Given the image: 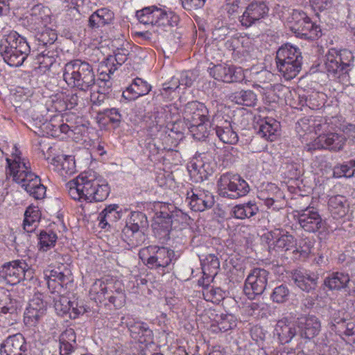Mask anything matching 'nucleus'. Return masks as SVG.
Segmentation results:
<instances>
[{"label": "nucleus", "instance_id": "obj_53", "mask_svg": "<svg viewBox=\"0 0 355 355\" xmlns=\"http://www.w3.org/2000/svg\"><path fill=\"white\" fill-rule=\"evenodd\" d=\"M219 266L220 263L218 258L213 254H209L204 261L202 270L204 272L208 270L211 275H215L217 273V270L219 268Z\"/></svg>", "mask_w": 355, "mask_h": 355}, {"label": "nucleus", "instance_id": "obj_7", "mask_svg": "<svg viewBox=\"0 0 355 355\" xmlns=\"http://www.w3.org/2000/svg\"><path fill=\"white\" fill-rule=\"evenodd\" d=\"M219 196L229 199H238L250 191L248 182L238 174L223 173L217 182Z\"/></svg>", "mask_w": 355, "mask_h": 355}, {"label": "nucleus", "instance_id": "obj_59", "mask_svg": "<svg viewBox=\"0 0 355 355\" xmlns=\"http://www.w3.org/2000/svg\"><path fill=\"white\" fill-rule=\"evenodd\" d=\"M329 127V124L322 117H313L312 132H315L318 135L321 133H327Z\"/></svg>", "mask_w": 355, "mask_h": 355}, {"label": "nucleus", "instance_id": "obj_2", "mask_svg": "<svg viewBox=\"0 0 355 355\" xmlns=\"http://www.w3.org/2000/svg\"><path fill=\"white\" fill-rule=\"evenodd\" d=\"M71 198L88 202H102L110 193L107 182L92 171H85L67 184Z\"/></svg>", "mask_w": 355, "mask_h": 355}, {"label": "nucleus", "instance_id": "obj_39", "mask_svg": "<svg viewBox=\"0 0 355 355\" xmlns=\"http://www.w3.org/2000/svg\"><path fill=\"white\" fill-rule=\"evenodd\" d=\"M279 128V123L272 119L261 120L258 134L267 140L273 141L276 137V132Z\"/></svg>", "mask_w": 355, "mask_h": 355}, {"label": "nucleus", "instance_id": "obj_47", "mask_svg": "<svg viewBox=\"0 0 355 355\" xmlns=\"http://www.w3.org/2000/svg\"><path fill=\"white\" fill-rule=\"evenodd\" d=\"M334 175L338 178H351L355 176V160H350L336 166L334 168Z\"/></svg>", "mask_w": 355, "mask_h": 355}, {"label": "nucleus", "instance_id": "obj_58", "mask_svg": "<svg viewBox=\"0 0 355 355\" xmlns=\"http://www.w3.org/2000/svg\"><path fill=\"white\" fill-rule=\"evenodd\" d=\"M61 272L60 268H56L51 270H45L44 272V279L46 281L48 288L51 289H55L57 288L56 281L58 275Z\"/></svg>", "mask_w": 355, "mask_h": 355}, {"label": "nucleus", "instance_id": "obj_18", "mask_svg": "<svg viewBox=\"0 0 355 355\" xmlns=\"http://www.w3.org/2000/svg\"><path fill=\"white\" fill-rule=\"evenodd\" d=\"M298 223L306 232L314 233L324 227V222L313 207L302 209L298 215Z\"/></svg>", "mask_w": 355, "mask_h": 355}, {"label": "nucleus", "instance_id": "obj_48", "mask_svg": "<svg viewBox=\"0 0 355 355\" xmlns=\"http://www.w3.org/2000/svg\"><path fill=\"white\" fill-rule=\"evenodd\" d=\"M290 291L287 286L282 284L275 287L271 294V299L274 302L282 304L289 299Z\"/></svg>", "mask_w": 355, "mask_h": 355}, {"label": "nucleus", "instance_id": "obj_12", "mask_svg": "<svg viewBox=\"0 0 355 355\" xmlns=\"http://www.w3.org/2000/svg\"><path fill=\"white\" fill-rule=\"evenodd\" d=\"M296 322L297 323L300 340L298 343V347L303 349L305 344L309 343L313 345L311 340L318 334L320 323L318 318L313 315L298 318Z\"/></svg>", "mask_w": 355, "mask_h": 355}, {"label": "nucleus", "instance_id": "obj_4", "mask_svg": "<svg viewBox=\"0 0 355 355\" xmlns=\"http://www.w3.org/2000/svg\"><path fill=\"white\" fill-rule=\"evenodd\" d=\"M63 78L71 87L88 91L95 84V74L92 65L80 60L67 62L63 69Z\"/></svg>", "mask_w": 355, "mask_h": 355}, {"label": "nucleus", "instance_id": "obj_34", "mask_svg": "<svg viewBox=\"0 0 355 355\" xmlns=\"http://www.w3.org/2000/svg\"><path fill=\"white\" fill-rule=\"evenodd\" d=\"M214 130L219 139L225 144H235L239 141V137L229 121H225L222 125H216Z\"/></svg>", "mask_w": 355, "mask_h": 355}, {"label": "nucleus", "instance_id": "obj_14", "mask_svg": "<svg viewBox=\"0 0 355 355\" xmlns=\"http://www.w3.org/2000/svg\"><path fill=\"white\" fill-rule=\"evenodd\" d=\"M33 119L44 134L53 137H60L62 134L67 135L70 131L73 132L71 127L64 123L59 115L51 117L50 120L38 116H33Z\"/></svg>", "mask_w": 355, "mask_h": 355}, {"label": "nucleus", "instance_id": "obj_64", "mask_svg": "<svg viewBox=\"0 0 355 355\" xmlns=\"http://www.w3.org/2000/svg\"><path fill=\"white\" fill-rule=\"evenodd\" d=\"M11 300L9 295H7L4 291L0 292V311H9L12 309L10 306Z\"/></svg>", "mask_w": 355, "mask_h": 355}, {"label": "nucleus", "instance_id": "obj_9", "mask_svg": "<svg viewBox=\"0 0 355 355\" xmlns=\"http://www.w3.org/2000/svg\"><path fill=\"white\" fill-rule=\"evenodd\" d=\"M33 270L25 260H15L5 263L0 268V277L8 284L15 285L24 279H31Z\"/></svg>", "mask_w": 355, "mask_h": 355}, {"label": "nucleus", "instance_id": "obj_20", "mask_svg": "<svg viewBox=\"0 0 355 355\" xmlns=\"http://www.w3.org/2000/svg\"><path fill=\"white\" fill-rule=\"evenodd\" d=\"M131 337L140 343H150L153 341V331L148 324L140 321H126Z\"/></svg>", "mask_w": 355, "mask_h": 355}, {"label": "nucleus", "instance_id": "obj_13", "mask_svg": "<svg viewBox=\"0 0 355 355\" xmlns=\"http://www.w3.org/2000/svg\"><path fill=\"white\" fill-rule=\"evenodd\" d=\"M268 275L266 270L261 268H255L248 275L243 289L248 299L263 293L267 286Z\"/></svg>", "mask_w": 355, "mask_h": 355}, {"label": "nucleus", "instance_id": "obj_43", "mask_svg": "<svg viewBox=\"0 0 355 355\" xmlns=\"http://www.w3.org/2000/svg\"><path fill=\"white\" fill-rule=\"evenodd\" d=\"M158 7L155 6L145 7L141 10H137L136 17L140 23L146 25H154L156 22V13Z\"/></svg>", "mask_w": 355, "mask_h": 355}, {"label": "nucleus", "instance_id": "obj_51", "mask_svg": "<svg viewBox=\"0 0 355 355\" xmlns=\"http://www.w3.org/2000/svg\"><path fill=\"white\" fill-rule=\"evenodd\" d=\"M295 244V241L294 237L291 234H282L276 240L275 246L279 249L286 251L294 247Z\"/></svg>", "mask_w": 355, "mask_h": 355}, {"label": "nucleus", "instance_id": "obj_16", "mask_svg": "<svg viewBox=\"0 0 355 355\" xmlns=\"http://www.w3.org/2000/svg\"><path fill=\"white\" fill-rule=\"evenodd\" d=\"M269 8L263 1L250 3L240 17L242 26L250 27L268 16Z\"/></svg>", "mask_w": 355, "mask_h": 355}, {"label": "nucleus", "instance_id": "obj_35", "mask_svg": "<svg viewBox=\"0 0 355 355\" xmlns=\"http://www.w3.org/2000/svg\"><path fill=\"white\" fill-rule=\"evenodd\" d=\"M123 234L127 238L128 245L132 248L141 245L145 240V235L139 230L137 223L127 225L123 230Z\"/></svg>", "mask_w": 355, "mask_h": 355}, {"label": "nucleus", "instance_id": "obj_17", "mask_svg": "<svg viewBox=\"0 0 355 355\" xmlns=\"http://www.w3.org/2000/svg\"><path fill=\"white\" fill-rule=\"evenodd\" d=\"M209 74L214 79L225 83L241 82L244 79L243 71L241 67L227 64L214 65L209 68Z\"/></svg>", "mask_w": 355, "mask_h": 355}, {"label": "nucleus", "instance_id": "obj_3", "mask_svg": "<svg viewBox=\"0 0 355 355\" xmlns=\"http://www.w3.org/2000/svg\"><path fill=\"white\" fill-rule=\"evenodd\" d=\"M30 51L26 40L16 31H11L1 41L0 54L4 62L10 67L21 66Z\"/></svg>", "mask_w": 355, "mask_h": 355}, {"label": "nucleus", "instance_id": "obj_31", "mask_svg": "<svg viewBox=\"0 0 355 355\" xmlns=\"http://www.w3.org/2000/svg\"><path fill=\"white\" fill-rule=\"evenodd\" d=\"M329 210L334 218L344 217L348 211V204L345 197L340 195L330 197L328 202Z\"/></svg>", "mask_w": 355, "mask_h": 355}, {"label": "nucleus", "instance_id": "obj_38", "mask_svg": "<svg viewBox=\"0 0 355 355\" xmlns=\"http://www.w3.org/2000/svg\"><path fill=\"white\" fill-rule=\"evenodd\" d=\"M275 331L281 343H288L297 334L298 329L294 324H287L284 321L280 320L276 325Z\"/></svg>", "mask_w": 355, "mask_h": 355}, {"label": "nucleus", "instance_id": "obj_57", "mask_svg": "<svg viewBox=\"0 0 355 355\" xmlns=\"http://www.w3.org/2000/svg\"><path fill=\"white\" fill-rule=\"evenodd\" d=\"M202 294L207 301L217 302L222 297L221 290L219 288H214L207 286L203 289Z\"/></svg>", "mask_w": 355, "mask_h": 355}, {"label": "nucleus", "instance_id": "obj_54", "mask_svg": "<svg viewBox=\"0 0 355 355\" xmlns=\"http://www.w3.org/2000/svg\"><path fill=\"white\" fill-rule=\"evenodd\" d=\"M75 302H71L68 297L62 296L59 300L55 302L54 308L55 311H77Z\"/></svg>", "mask_w": 355, "mask_h": 355}, {"label": "nucleus", "instance_id": "obj_49", "mask_svg": "<svg viewBox=\"0 0 355 355\" xmlns=\"http://www.w3.org/2000/svg\"><path fill=\"white\" fill-rule=\"evenodd\" d=\"M48 309V302L41 293H35L28 302L27 311H44Z\"/></svg>", "mask_w": 355, "mask_h": 355}, {"label": "nucleus", "instance_id": "obj_11", "mask_svg": "<svg viewBox=\"0 0 355 355\" xmlns=\"http://www.w3.org/2000/svg\"><path fill=\"white\" fill-rule=\"evenodd\" d=\"M345 142L346 137L342 134L330 132L321 133L314 139L311 144L306 146V149L307 151L326 149L338 152L343 148Z\"/></svg>", "mask_w": 355, "mask_h": 355}, {"label": "nucleus", "instance_id": "obj_56", "mask_svg": "<svg viewBox=\"0 0 355 355\" xmlns=\"http://www.w3.org/2000/svg\"><path fill=\"white\" fill-rule=\"evenodd\" d=\"M313 117H304L299 120L296 124V131L300 135L302 133L312 132Z\"/></svg>", "mask_w": 355, "mask_h": 355}, {"label": "nucleus", "instance_id": "obj_41", "mask_svg": "<svg viewBox=\"0 0 355 355\" xmlns=\"http://www.w3.org/2000/svg\"><path fill=\"white\" fill-rule=\"evenodd\" d=\"M209 318H213L218 324L220 330L223 331H226L236 326V318L232 313L227 312L226 313H221L220 315H214L211 313Z\"/></svg>", "mask_w": 355, "mask_h": 355}, {"label": "nucleus", "instance_id": "obj_62", "mask_svg": "<svg viewBox=\"0 0 355 355\" xmlns=\"http://www.w3.org/2000/svg\"><path fill=\"white\" fill-rule=\"evenodd\" d=\"M205 0H182V6L187 10H193L201 8Z\"/></svg>", "mask_w": 355, "mask_h": 355}, {"label": "nucleus", "instance_id": "obj_28", "mask_svg": "<svg viewBox=\"0 0 355 355\" xmlns=\"http://www.w3.org/2000/svg\"><path fill=\"white\" fill-rule=\"evenodd\" d=\"M119 207L117 205H110L105 207L98 217L99 226L102 229L110 227L121 217V211L118 210Z\"/></svg>", "mask_w": 355, "mask_h": 355}, {"label": "nucleus", "instance_id": "obj_5", "mask_svg": "<svg viewBox=\"0 0 355 355\" xmlns=\"http://www.w3.org/2000/svg\"><path fill=\"white\" fill-rule=\"evenodd\" d=\"M275 60L278 71L286 80L294 78L302 69V52L290 44H286L277 50Z\"/></svg>", "mask_w": 355, "mask_h": 355}, {"label": "nucleus", "instance_id": "obj_6", "mask_svg": "<svg viewBox=\"0 0 355 355\" xmlns=\"http://www.w3.org/2000/svg\"><path fill=\"white\" fill-rule=\"evenodd\" d=\"M354 62L352 51L347 49L336 50L331 49L326 54L324 66L329 76L336 79L346 77L351 71Z\"/></svg>", "mask_w": 355, "mask_h": 355}, {"label": "nucleus", "instance_id": "obj_42", "mask_svg": "<svg viewBox=\"0 0 355 355\" xmlns=\"http://www.w3.org/2000/svg\"><path fill=\"white\" fill-rule=\"evenodd\" d=\"M230 98L236 103L245 106H253L257 101V95L251 90L236 92Z\"/></svg>", "mask_w": 355, "mask_h": 355}, {"label": "nucleus", "instance_id": "obj_25", "mask_svg": "<svg viewBox=\"0 0 355 355\" xmlns=\"http://www.w3.org/2000/svg\"><path fill=\"white\" fill-rule=\"evenodd\" d=\"M60 354L71 355L78 347L75 331L70 328L64 331L59 337Z\"/></svg>", "mask_w": 355, "mask_h": 355}, {"label": "nucleus", "instance_id": "obj_10", "mask_svg": "<svg viewBox=\"0 0 355 355\" xmlns=\"http://www.w3.org/2000/svg\"><path fill=\"white\" fill-rule=\"evenodd\" d=\"M189 219V216L180 209L171 213L160 211L153 227L159 239H168L173 225L175 223H186Z\"/></svg>", "mask_w": 355, "mask_h": 355}, {"label": "nucleus", "instance_id": "obj_29", "mask_svg": "<svg viewBox=\"0 0 355 355\" xmlns=\"http://www.w3.org/2000/svg\"><path fill=\"white\" fill-rule=\"evenodd\" d=\"M108 293L116 294L109 297V301L116 309H121L125 304L124 286L120 281L107 280Z\"/></svg>", "mask_w": 355, "mask_h": 355}, {"label": "nucleus", "instance_id": "obj_26", "mask_svg": "<svg viewBox=\"0 0 355 355\" xmlns=\"http://www.w3.org/2000/svg\"><path fill=\"white\" fill-rule=\"evenodd\" d=\"M114 19V12L107 8H103L98 9L89 17V26L97 28L112 24Z\"/></svg>", "mask_w": 355, "mask_h": 355}, {"label": "nucleus", "instance_id": "obj_45", "mask_svg": "<svg viewBox=\"0 0 355 355\" xmlns=\"http://www.w3.org/2000/svg\"><path fill=\"white\" fill-rule=\"evenodd\" d=\"M311 6L315 12L333 13L336 10L339 0H310Z\"/></svg>", "mask_w": 355, "mask_h": 355}, {"label": "nucleus", "instance_id": "obj_55", "mask_svg": "<svg viewBox=\"0 0 355 355\" xmlns=\"http://www.w3.org/2000/svg\"><path fill=\"white\" fill-rule=\"evenodd\" d=\"M306 105L312 110H318L324 105L322 94L313 92L306 99Z\"/></svg>", "mask_w": 355, "mask_h": 355}, {"label": "nucleus", "instance_id": "obj_36", "mask_svg": "<svg viewBox=\"0 0 355 355\" xmlns=\"http://www.w3.org/2000/svg\"><path fill=\"white\" fill-rule=\"evenodd\" d=\"M348 274L333 272L324 279V284L330 290H340L347 286L349 282Z\"/></svg>", "mask_w": 355, "mask_h": 355}, {"label": "nucleus", "instance_id": "obj_40", "mask_svg": "<svg viewBox=\"0 0 355 355\" xmlns=\"http://www.w3.org/2000/svg\"><path fill=\"white\" fill-rule=\"evenodd\" d=\"M189 132L193 139L198 141H204L208 137L211 131V123L209 120L188 125Z\"/></svg>", "mask_w": 355, "mask_h": 355}, {"label": "nucleus", "instance_id": "obj_8", "mask_svg": "<svg viewBox=\"0 0 355 355\" xmlns=\"http://www.w3.org/2000/svg\"><path fill=\"white\" fill-rule=\"evenodd\" d=\"M139 257L149 267L165 268L171 262L174 252L165 247L149 245L139 250Z\"/></svg>", "mask_w": 355, "mask_h": 355}, {"label": "nucleus", "instance_id": "obj_50", "mask_svg": "<svg viewBox=\"0 0 355 355\" xmlns=\"http://www.w3.org/2000/svg\"><path fill=\"white\" fill-rule=\"evenodd\" d=\"M37 33V40L44 45L51 44L57 39V34L55 31L47 26L42 29L40 31H35Z\"/></svg>", "mask_w": 355, "mask_h": 355}, {"label": "nucleus", "instance_id": "obj_22", "mask_svg": "<svg viewBox=\"0 0 355 355\" xmlns=\"http://www.w3.org/2000/svg\"><path fill=\"white\" fill-rule=\"evenodd\" d=\"M191 209L195 211H203L210 209L214 204L213 195L207 191H196L188 198Z\"/></svg>", "mask_w": 355, "mask_h": 355}, {"label": "nucleus", "instance_id": "obj_63", "mask_svg": "<svg viewBox=\"0 0 355 355\" xmlns=\"http://www.w3.org/2000/svg\"><path fill=\"white\" fill-rule=\"evenodd\" d=\"M71 272L70 270L64 268V270H61L60 275L57 278L56 283L58 286L62 287L64 284H67L70 279Z\"/></svg>", "mask_w": 355, "mask_h": 355}, {"label": "nucleus", "instance_id": "obj_37", "mask_svg": "<svg viewBox=\"0 0 355 355\" xmlns=\"http://www.w3.org/2000/svg\"><path fill=\"white\" fill-rule=\"evenodd\" d=\"M40 211L37 207L30 205L24 213V229L27 232H33L39 223Z\"/></svg>", "mask_w": 355, "mask_h": 355}, {"label": "nucleus", "instance_id": "obj_61", "mask_svg": "<svg viewBox=\"0 0 355 355\" xmlns=\"http://www.w3.org/2000/svg\"><path fill=\"white\" fill-rule=\"evenodd\" d=\"M320 301L318 298L315 299L313 297L308 296L302 300V305L306 309H321L323 307L320 304Z\"/></svg>", "mask_w": 355, "mask_h": 355}, {"label": "nucleus", "instance_id": "obj_60", "mask_svg": "<svg viewBox=\"0 0 355 355\" xmlns=\"http://www.w3.org/2000/svg\"><path fill=\"white\" fill-rule=\"evenodd\" d=\"M218 22V26H216L212 34L215 40H223L230 33V29L227 26L221 23V25Z\"/></svg>", "mask_w": 355, "mask_h": 355}, {"label": "nucleus", "instance_id": "obj_30", "mask_svg": "<svg viewBox=\"0 0 355 355\" xmlns=\"http://www.w3.org/2000/svg\"><path fill=\"white\" fill-rule=\"evenodd\" d=\"M297 37L300 38L313 40L321 35L320 28L313 24L308 17V20H304L300 24L299 30H291Z\"/></svg>", "mask_w": 355, "mask_h": 355}, {"label": "nucleus", "instance_id": "obj_33", "mask_svg": "<svg viewBox=\"0 0 355 355\" xmlns=\"http://www.w3.org/2000/svg\"><path fill=\"white\" fill-rule=\"evenodd\" d=\"M155 26L163 28L178 26L180 18L174 12L166 8H158L155 15Z\"/></svg>", "mask_w": 355, "mask_h": 355}, {"label": "nucleus", "instance_id": "obj_44", "mask_svg": "<svg viewBox=\"0 0 355 355\" xmlns=\"http://www.w3.org/2000/svg\"><path fill=\"white\" fill-rule=\"evenodd\" d=\"M106 294H108L107 280L97 279L92 285L89 291L90 298L95 302H101L105 299Z\"/></svg>", "mask_w": 355, "mask_h": 355}, {"label": "nucleus", "instance_id": "obj_52", "mask_svg": "<svg viewBox=\"0 0 355 355\" xmlns=\"http://www.w3.org/2000/svg\"><path fill=\"white\" fill-rule=\"evenodd\" d=\"M304 20H308L307 15L302 10H294L289 19L291 29L299 30V26L300 24L303 23Z\"/></svg>", "mask_w": 355, "mask_h": 355}, {"label": "nucleus", "instance_id": "obj_1", "mask_svg": "<svg viewBox=\"0 0 355 355\" xmlns=\"http://www.w3.org/2000/svg\"><path fill=\"white\" fill-rule=\"evenodd\" d=\"M7 173L31 196L36 200L43 199L46 196V187L41 183L38 175L31 168L29 161L21 157V151L16 146L13 147L11 158H6Z\"/></svg>", "mask_w": 355, "mask_h": 355}, {"label": "nucleus", "instance_id": "obj_23", "mask_svg": "<svg viewBox=\"0 0 355 355\" xmlns=\"http://www.w3.org/2000/svg\"><path fill=\"white\" fill-rule=\"evenodd\" d=\"M150 90V85L140 78H136L123 92L122 96L129 101H134L139 96L148 94Z\"/></svg>", "mask_w": 355, "mask_h": 355}, {"label": "nucleus", "instance_id": "obj_19", "mask_svg": "<svg viewBox=\"0 0 355 355\" xmlns=\"http://www.w3.org/2000/svg\"><path fill=\"white\" fill-rule=\"evenodd\" d=\"M209 111L203 103L198 101H191L186 104L184 112V119L188 125L200 123L209 119Z\"/></svg>", "mask_w": 355, "mask_h": 355}, {"label": "nucleus", "instance_id": "obj_21", "mask_svg": "<svg viewBox=\"0 0 355 355\" xmlns=\"http://www.w3.org/2000/svg\"><path fill=\"white\" fill-rule=\"evenodd\" d=\"M26 345L21 334H18L9 336L1 345V355H26Z\"/></svg>", "mask_w": 355, "mask_h": 355}, {"label": "nucleus", "instance_id": "obj_27", "mask_svg": "<svg viewBox=\"0 0 355 355\" xmlns=\"http://www.w3.org/2000/svg\"><path fill=\"white\" fill-rule=\"evenodd\" d=\"M258 212L259 207L255 202L250 200L234 206L230 215L236 219L244 220L255 216Z\"/></svg>", "mask_w": 355, "mask_h": 355}, {"label": "nucleus", "instance_id": "obj_32", "mask_svg": "<svg viewBox=\"0 0 355 355\" xmlns=\"http://www.w3.org/2000/svg\"><path fill=\"white\" fill-rule=\"evenodd\" d=\"M51 164L62 175H70L75 171V162L72 156L58 155L51 160Z\"/></svg>", "mask_w": 355, "mask_h": 355}, {"label": "nucleus", "instance_id": "obj_46", "mask_svg": "<svg viewBox=\"0 0 355 355\" xmlns=\"http://www.w3.org/2000/svg\"><path fill=\"white\" fill-rule=\"evenodd\" d=\"M57 239V235L53 232L42 231L38 236L39 250L42 252L48 251L55 245Z\"/></svg>", "mask_w": 355, "mask_h": 355}, {"label": "nucleus", "instance_id": "obj_15", "mask_svg": "<svg viewBox=\"0 0 355 355\" xmlns=\"http://www.w3.org/2000/svg\"><path fill=\"white\" fill-rule=\"evenodd\" d=\"M27 27L32 31H40L51 22V12L47 7L34 6L26 18Z\"/></svg>", "mask_w": 355, "mask_h": 355}, {"label": "nucleus", "instance_id": "obj_24", "mask_svg": "<svg viewBox=\"0 0 355 355\" xmlns=\"http://www.w3.org/2000/svg\"><path fill=\"white\" fill-rule=\"evenodd\" d=\"M291 279L300 289L309 292L316 286L318 277L314 273L295 270L292 272Z\"/></svg>", "mask_w": 355, "mask_h": 355}]
</instances>
